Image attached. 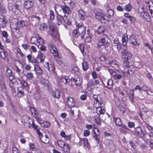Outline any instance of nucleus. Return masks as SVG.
Masks as SVG:
<instances>
[{
    "label": "nucleus",
    "mask_w": 153,
    "mask_h": 153,
    "mask_svg": "<svg viewBox=\"0 0 153 153\" xmlns=\"http://www.w3.org/2000/svg\"><path fill=\"white\" fill-rule=\"evenodd\" d=\"M94 106L96 109V113L98 115L104 114L105 112L103 104L100 96L96 95L93 96Z\"/></svg>",
    "instance_id": "obj_1"
},
{
    "label": "nucleus",
    "mask_w": 153,
    "mask_h": 153,
    "mask_svg": "<svg viewBox=\"0 0 153 153\" xmlns=\"http://www.w3.org/2000/svg\"><path fill=\"white\" fill-rule=\"evenodd\" d=\"M146 4L145 7L147 11H149L152 16L153 17V3L151 0H145ZM141 16L145 19L146 21L149 22L150 20V17L149 14L147 13L144 12V14H142Z\"/></svg>",
    "instance_id": "obj_2"
},
{
    "label": "nucleus",
    "mask_w": 153,
    "mask_h": 153,
    "mask_svg": "<svg viewBox=\"0 0 153 153\" xmlns=\"http://www.w3.org/2000/svg\"><path fill=\"white\" fill-rule=\"evenodd\" d=\"M122 58L124 62L123 65L128 66L131 61L132 54L131 52L127 50L126 47H123L121 52Z\"/></svg>",
    "instance_id": "obj_3"
},
{
    "label": "nucleus",
    "mask_w": 153,
    "mask_h": 153,
    "mask_svg": "<svg viewBox=\"0 0 153 153\" xmlns=\"http://www.w3.org/2000/svg\"><path fill=\"white\" fill-rule=\"evenodd\" d=\"M55 9L56 12H57V10H59L60 11L61 9H62L63 13H64L70 14L71 13V11L69 7L66 6H56L55 7Z\"/></svg>",
    "instance_id": "obj_4"
},
{
    "label": "nucleus",
    "mask_w": 153,
    "mask_h": 153,
    "mask_svg": "<svg viewBox=\"0 0 153 153\" xmlns=\"http://www.w3.org/2000/svg\"><path fill=\"white\" fill-rule=\"evenodd\" d=\"M48 50L52 53L54 57L55 58L58 56V53L56 48L53 45L49 44L48 45Z\"/></svg>",
    "instance_id": "obj_5"
},
{
    "label": "nucleus",
    "mask_w": 153,
    "mask_h": 153,
    "mask_svg": "<svg viewBox=\"0 0 153 153\" xmlns=\"http://www.w3.org/2000/svg\"><path fill=\"white\" fill-rule=\"evenodd\" d=\"M66 100V105L69 108H71L75 106V103L73 98L68 97Z\"/></svg>",
    "instance_id": "obj_6"
},
{
    "label": "nucleus",
    "mask_w": 153,
    "mask_h": 153,
    "mask_svg": "<svg viewBox=\"0 0 153 153\" xmlns=\"http://www.w3.org/2000/svg\"><path fill=\"white\" fill-rule=\"evenodd\" d=\"M134 133L135 134L141 137H143L144 136V133L141 128L140 126H138L134 128Z\"/></svg>",
    "instance_id": "obj_7"
},
{
    "label": "nucleus",
    "mask_w": 153,
    "mask_h": 153,
    "mask_svg": "<svg viewBox=\"0 0 153 153\" xmlns=\"http://www.w3.org/2000/svg\"><path fill=\"white\" fill-rule=\"evenodd\" d=\"M130 62L128 66L123 65L124 67L125 68V70H126L127 73L129 74H133L135 71V68L134 66L132 65H130Z\"/></svg>",
    "instance_id": "obj_8"
},
{
    "label": "nucleus",
    "mask_w": 153,
    "mask_h": 153,
    "mask_svg": "<svg viewBox=\"0 0 153 153\" xmlns=\"http://www.w3.org/2000/svg\"><path fill=\"white\" fill-rule=\"evenodd\" d=\"M33 6V3L32 0H25L24 1V7L26 10L31 8Z\"/></svg>",
    "instance_id": "obj_9"
},
{
    "label": "nucleus",
    "mask_w": 153,
    "mask_h": 153,
    "mask_svg": "<svg viewBox=\"0 0 153 153\" xmlns=\"http://www.w3.org/2000/svg\"><path fill=\"white\" fill-rule=\"evenodd\" d=\"M76 29L81 31L82 34H85L86 28L84 26L83 23L81 22L79 23L77 22L76 23Z\"/></svg>",
    "instance_id": "obj_10"
},
{
    "label": "nucleus",
    "mask_w": 153,
    "mask_h": 153,
    "mask_svg": "<svg viewBox=\"0 0 153 153\" xmlns=\"http://www.w3.org/2000/svg\"><path fill=\"white\" fill-rule=\"evenodd\" d=\"M103 84L108 89H111L113 86V81L112 79L105 80L103 82Z\"/></svg>",
    "instance_id": "obj_11"
},
{
    "label": "nucleus",
    "mask_w": 153,
    "mask_h": 153,
    "mask_svg": "<svg viewBox=\"0 0 153 153\" xmlns=\"http://www.w3.org/2000/svg\"><path fill=\"white\" fill-rule=\"evenodd\" d=\"M19 5L17 3H15L12 6L11 10L16 15H19L21 12L19 9Z\"/></svg>",
    "instance_id": "obj_12"
},
{
    "label": "nucleus",
    "mask_w": 153,
    "mask_h": 153,
    "mask_svg": "<svg viewBox=\"0 0 153 153\" xmlns=\"http://www.w3.org/2000/svg\"><path fill=\"white\" fill-rule=\"evenodd\" d=\"M36 132L39 135L42 142L45 144H47L49 142L48 139V137H47L45 135V136H43L42 134L39 131V130Z\"/></svg>",
    "instance_id": "obj_13"
},
{
    "label": "nucleus",
    "mask_w": 153,
    "mask_h": 153,
    "mask_svg": "<svg viewBox=\"0 0 153 153\" xmlns=\"http://www.w3.org/2000/svg\"><path fill=\"white\" fill-rule=\"evenodd\" d=\"M6 74L10 82L12 83V81L14 77L13 74V73L11 70L8 67H6Z\"/></svg>",
    "instance_id": "obj_14"
},
{
    "label": "nucleus",
    "mask_w": 153,
    "mask_h": 153,
    "mask_svg": "<svg viewBox=\"0 0 153 153\" xmlns=\"http://www.w3.org/2000/svg\"><path fill=\"white\" fill-rule=\"evenodd\" d=\"M40 82L45 87H47L48 89L51 88V83L47 79L44 78H42L40 79Z\"/></svg>",
    "instance_id": "obj_15"
},
{
    "label": "nucleus",
    "mask_w": 153,
    "mask_h": 153,
    "mask_svg": "<svg viewBox=\"0 0 153 153\" xmlns=\"http://www.w3.org/2000/svg\"><path fill=\"white\" fill-rule=\"evenodd\" d=\"M31 18L33 20L32 23L34 26L38 25L40 22V18L39 17L36 15H33Z\"/></svg>",
    "instance_id": "obj_16"
},
{
    "label": "nucleus",
    "mask_w": 153,
    "mask_h": 153,
    "mask_svg": "<svg viewBox=\"0 0 153 153\" xmlns=\"http://www.w3.org/2000/svg\"><path fill=\"white\" fill-rule=\"evenodd\" d=\"M45 56L44 54L42 53L40 51L38 52V55L36 57L37 60L39 62H44Z\"/></svg>",
    "instance_id": "obj_17"
},
{
    "label": "nucleus",
    "mask_w": 153,
    "mask_h": 153,
    "mask_svg": "<svg viewBox=\"0 0 153 153\" xmlns=\"http://www.w3.org/2000/svg\"><path fill=\"white\" fill-rule=\"evenodd\" d=\"M130 41L131 43L133 45L138 46L139 45V43L137 42L136 37L134 34H132L130 38Z\"/></svg>",
    "instance_id": "obj_18"
},
{
    "label": "nucleus",
    "mask_w": 153,
    "mask_h": 153,
    "mask_svg": "<svg viewBox=\"0 0 153 153\" xmlns=\"http://www.w3.org/2000/svg\"><path fill=\"white\" fill-rule=\"evenodd\" d=\"M7 21V19L4 16L1 15L0 16V25H1L2 27L4 28L5 27Z\"/></svg>",
    "instance_id": "obj_19"
},
{
    "label": "nucleus",
    "mask_w": 153,
    "mask_h": 153,
    "mask_svg": "<svg viewBox=\"0 0 153 153\" xmlns=\"http://www.w3.org/2000/svg\"><path fill=\"white\" fill-rule=\"evenodd\" d=\"M117 71L119 72L120 74H117V73H116V75L113 77L114 79L116 80L121 79L123 77V76L124 74V72L121 70H118Z\"/></svg>",
    "instance_id": "obj_20"
},
{
    "label": "nucleus",
    "mask_w": 153,
    "mask_h": 153,
    "mask_svg": "<svg viewBox=\"0 0 153 153\" xmlns=\"http://www.w3.org/2000/svg\"><path fill=\"white\" fill-rule=\"evenodd\" d=\"M105 14L101 12H98L96 13L95 17L97 19L100 21L102 19L105 20Z\"/></svg>",
    "instance_id": "obj_21"
},
{
    "label": "nucleus",
    "mask_w": 153,
    "mask_h": 153,
    "mask_svg": "<svg viewBox=\"0 0 153 153\" xmlns=\"http://www.w3.org/2000/svg\"><path fill=\"white\" fill-rule=\"evenodd\" d=\"M71 81L75 82L76 85L78 86L82 84V79L80 77H77L76 79L72 77L71 79Z\"/></svg>",
    "instance_id": "obj_22"
},
{
    "label": "nucleus",
    "mask_w": 153,
    "mask_h": 153,
    "mask_svg": "<svg viewBox=\"0 0 153 153\" xmlns=\"http://www.w3.org/2000/svg\"><path fill=\"white\" fill-rule=\"evenodd\" d=\"M106 39L105 38L102 37L100 40H99L98 43L96 47L98 48H100L101 46H103L105 45V42Z\"/></svg>",
    "instance_id": "obj_23"
},
{
    "label": "nucleus",
    "mask_w": 153,
    "mask_h": 153,
    "mask_svg": "<svg viewBox=\"0 0 153 153\" xmlns=\"http://www.w3.org/2000/svg\"><path fill=\"white\" fill-rule=\"evenodd\" d=\"M34 70L37 75H40L42 74V69L38 65L35 66Z\"/></svg>",
    "instance_id": "obj_24"
},
{
    "label": "nucleus",
    "mask_w": 153,
    "mask_h": 153,
    "mask_svg": "<svg viewBox=\"0 0 153 153\" xmlns=\"http://www.w3.org/2000/svg\"><path fill=\"white\" fill-rule=\"evenodd\" d=\"M128 41V36L126 34H124L122 36V42L124 47H126Z\"/></svg>",
    "instance_id": "obj_25"
},
{
    "label": "nucleus",
    "mask_w": 153,
    "mask_h": 153,
    "mask_svg": "<svg viewBox=\"0 0 153 153\" xmlns=\"http://www.w3.org/2000/svg\"><path fill=\"white\" fill-rule=\"evenodd\" d=\"M61 16L63 19L64 22L66 24L69 25H70L71 24V20L68 18V17L66 16L65 15H64V17L61 15H59Z\"/></svg>",
    "instance_id": "obj_26"
},
{
    "label": "nucleus",
    "mask_w": 153,
    "mask_h": 153,
    "mask_svg": "<svg viewBox=\"0 0 153 153\" xmlns=\"http://www.w3.org/2000/svg\"><path fill=\"white\" fill-rule=\"evenodd\" d=\"M78 14L79 18L82 20L85 19V13L82 10H79Z\"/></svg>",
    "instance_id": "obj_27"
},
{
    "label": "nucleus",
    "mask_w": 153,
    "mask_h": 153,
    "mask_svg": "<svg viewBox=\"0 0 153 153\" xmlns=\"http://www.w3.org/2000/svg\"><path fill=\"white\" fill-rule=\"evenodd\" d=\"M106 29V27L104 26H100L98 27L97 32L98 34H101L103 33Z\"/></svg>",
    "instance_id": "obj_28"
},
{
    "label": "nucleus",
    "mask_w": 153,
    "mask_h": 153,
    "mask_svg": "<svg viewBox=\"0 0 153 153\" xmlns=\"http://www.w3.org/2000/svg\"><path fill=\"white\" fill-rule=\"evenodd\" d=\"M18 24H19L20 27H26L29 25V23L28 22L24 20H22L20 21L19 22H18Z\"/></svg>",
    "instance_id": "obj_29"
},
{
    "label": "nucleus",
    "mask_w": 153,
    "mask_h": 153,
    "mask_svg": "<svg viewBox=\"0 0 153 153\" xmlns=\"http://www.w3.org/2000/svg\"><path fill=\"white\" fill-rule=\"evenodd\" d=\"M68 77L61 76L60 77V82L62 84H65L68 82Z\"/></svg>",
    "instance_id": "obj_30"
},
{
    "label": "nucleus",
    "mask_w": 153,
    "mask_h": 153,
    "mask_svg": "<svg viewBox=\"0 0 153 153\" xmlns=\"http://www.w3.org/2000/svg\"><path fill=\"white\" fill-rule=\"evenodd\" d=\"M109 64L111 65L113 67L116 68L118 67V65L116 60L114 59L109 61Z\"/></svg>",
    "instance_id": "obj_31"
},
{
    "label": "nucleus",
    "mask_w": 153,
    "mask_h": 153,
    "mask_svg": "<svg viewBox=\"0 0 153 153\" xmlns=\"http://www.w3.org/2000/svg\"><path fill=\"white\" fill-rule=\"evenodd\" d=\"M24 89L22 88H19L17 90V95L19 97H21L24 95Z\"/></svg>",
    "instance_id": "obj_32"
},
{
    "label": "nucleus",
    "mask_w": 153,
    "mask_h": 153,
    "mask_svg": "<svg viewBox=\"0 0 153 153\" xmlns=\"http://www.w3.org/2000/svg\"><path fill=\"white\" fill-rule=\"evenodd\" d=\"M52 95L56 98H58L60 96V92L58 90H56L55 91L53 92Z\"/></svg>",
    "instance_id": "obj_33"
},
{
    "label": "nucleus",
    "mask_w": 153,
    "mask_h": 153,
    "mask_svg": "<svg viewBox=\"0 0 153 153\" xmlns=\"http://www.w3.org/2000/svg\"><path fill=\"white\" fill-rule=\"evenodd\" d=\"M80 32H81V31L76 29L74 30L73 31V36L75 38H77L80 35Z\"/></svg>",
    "instance_id": "obj_34"
},
{
    "label": "nucleus",
    "mask_w": 153,
    "mask_h": 153,
    "mask_svg": "<svg viewBox=\"0 0 153 153\" xmlns=\"http://www.w3.org/2000/svg\"><path fill=\"white\" fill-rule=\"evenodd\" d=\"M62 150L65 152L68 153L70 152L69 145L65 144L63 147L62 148Z\"/></svg>",
    "instance_id": "obj_35"
},
{
    "label": "nucleus",
    "mask_w": 153,
    "mask_h": 153,
    "mask_svg": "<svg viewBox=\"0 0 153 153\" xmlns=\"http://www.w3.org/2000/svg\"><path fill=\"white\" fill-rule=\"evenodd\" d=\"M104 143L106 145L110 146L114 145V141L111 140H106Z\"/></svg>",
    "instance_id": "obj_36"
},
{
    "label": "nucleus",
    "mask_w": 153,
    "mask_h": 153,
    "mask_svg": "<svg viewBox=\"0 0 153 153\" xmlns=\"http://www.w3.org/2000/svg\"><path fill=\"white\" fill-rule=\"evenodd\" d=\"M124 9L126 11L130 12L132 10V7L131 4L128 3L125 6Z\"/></svg>",
    "instance_id": "obj_37"
},
{
    "label": "nucleus",
    "mask_w": 153,
    "mask_h": 153,
    "mask_svg": "<svg viewBox=\"0 0 153 153\" xmlns=\"http://www.w3.org/2000/svg\"><path fill=\"white\" fill-rule=\"evenodd\" d=\"M44 40L39 35H37V42L39 44L42 45L44 44Z\"/></svg>",
    "instance_id": "obj_38"
},
{
    "label": "nucleus",
    "mask_w": 153,
    "mask_h": 153,
    "mask_svg": "<svg viewBox=\"0 0 153 153\" xmlns=\"http://www.w3.org/2000/svg\"><path fill=\"white\" fill-rule=\"evenodd\" d=\"M26 77L28 80H32L33 78V74L31 72L27 73L26 75Z\"/></svg>",
    "instance_id": "obj_39"
},
{
    "label": "nucleus",
    "mask_w": 153,
    "mask_h": 153,
    "mask_svg": "<svg viewBox=\"0 0 153 153\" xmlns=\"http://www.w3.org/2000/svg\"><path fill=\"white\" fill-rule=\"evenodd\" d=\"M47 28V25L46 23L42 24L39 26V30L41 31H44Z\"/></svg>",
    "instance_id": "obj_40"
},
{
    "label": "nucleus",
    "mask_w": 153,
    "mask_h": 153,
    "mask_svg": "<svg viewBox=\"0 0 153 153\" xmlns=\"http://www.w3.org/2000/svg\"><path fill=\"white\" fill-rule=\"evenodd\" d=\"M57 143L58 146L61 148H62V147H63L64 146L65 144L63 141L61 140H57Z\"/></svg>",
    "instance_id": "obj_41"
},
{
    "label": "nucleus",
    "mask_w": 153,
    "mask_h": 153,
    "mask_svg": "<svg viewBox=\"0 0 153 153\" xmlns=\"http://www.w3.org/2000/svg\"><path fill=\"white\" fill-rule=\"evenodd\" d=\"M83 69L85 71H86L88 68L89 65L87 62H84L82 63Z\"/></svg>",
    "instance_id": "obj_42"
},
{
    "label": "nucleus",
    "mask_w": 153,
    "mask_h": 153,
    "mask_svg": "<svg viewBox=\"0 0 153 153\" xmlns=\"http://www.w3.org/2000/svg\"><path fill=\"white\" fill-rule=\"evenodd\" d=\"M107 16L108 18L112 17L114 15V11L112 9H109L108 10L107 12Z\"/></svg>",
    "instance_id": "obj_43"
},
{
    "label": "nucleus",
    "mask_w": 153,
    "mask_h": 153,
    "mask_svg": "<svg viewBox=\"0 0 153 153\" xmlns=\"http://www.w3.org/2000/svg\"><path fill=\"white\" fill-rule=\"evenodd\" d=\"M6 85L4 82L3 81H0V91L5 90L6 89Z\"/></svg>",
    "instance_id": "obj_44"
},
{
    "label": "nucleus",
    "mask_w": 153,
    "mask_h": 153,
    "mask_svg": "<svg viewBox=\"0 0 153 153\" xmlns=\"http://www.w3.org/2000/svg\"><path fill=\"white\" fill-rule=\"evenodd\" d=\"M146 143L148 145H150L151 148L153 149V140L147 139L146 141Z\"/></svg>",
    "instance_id": "obj_45"
},
{
    "label": "nucleus",
    "mask_w": 153,
    "mask_h": 153,
    "mask_svg": "<svg viewBox=\"0 0 153 153\" xmlns=\"http://www.w3.org/2000/svg\"><path fill=\"white\" fill-rule=\"evenodd\" d=\"M108 72L110 73L111 76L113 78L114 76L116 75V72L115 71L111 69H108Z\"/></svg>",
    "instance_id": "obj_46"
},
{
    "label": "nucleus",
    "mask_w": 153,
    "mask_h": 153,
    "mask_svg": "<svg viewBox=\"0 0 153 153\" xmlns=\"http://www.w3.org/2000/svg\"><path fill=\"white\" fill-rule=\"evenodd\" d=\"M83 145L86 147H88L89 146V144L88 143V140L87 138H84L83 139Z\"/></svg>",
    "instance_id": "obj_47"
},
{
    "label": "nucleus",
    "mask_w": 153,
    "mask_h": 153,
    "mask_svg": "<svg viewBox=\"0 0 153 153\" xmlns=\"http://www.w3.org/2000/svg\"><path fill=\"white\" fill-rule=\"evenodd\" d=\"M49 19L51 20H53L55 18V15L52 10H50L49 15Z\"/></svg>",
    "instance_id": "obj_48"
},
{
    "label": "nucleus",
    "mask_w": 153,
    "mask_h": 153,
    "mask_svg": "<svg viewBox=\"0 0 153 153\" xmlns=\"http://www.w3.org/2000/svg\"><path fill=\"white\" fill-rule=\"evenodd\" d=\"M29 147L30 149L31 150L34 151L37 150L36 148L35 145L32 143H30L29 144Z\"/></svg>",
    "instance_id": "obj_49"
},
{
    "label": "nucleus",
    "mask_w": 153,
    "mask_h": 153,
    "mask_svg": "<svg viewBox=\"0 0 153 153\" xmlns=\"http://www.w3.org/2000/svg\"><path fill=\"white\" fill-rule=\"evenodd\" d=\"M37 40V35L36 37H33L30 39V42L32 44H34L35 43Z\"/></svg>",
    "instance_id": "obj_50"
},
{
    "label": "nucleus",
    "mask_w": 153,
    "mask_h": 153,
    "mask_svg": "<svg viewBox=\"0 0 153 153\" xmlns=\"http://www.w3.org/2000/svg\"><path fill=\"white\" fill-rule=\"evenodd\" d=\"M50 125V123L48 121L43 122L42 124L41 125L42 126L45 127H48Z\"/></svg>",
    "instance_id": "obj_51"
},
{
    "label": "nucleus",
    "mask_w": 153,
    "mask_h": 153,
    "mask_svg": "<svg viewBox=\"0 0 153 153\" xmlns=\"http://www.w3.org/2000/svg\"><path fill=\"white\" fill-rule=\"evenodd\" d=\"M143 7L140 6H139L138 8V12L140 14L141 16L142 14H143L144 12H145L144 10L143 9Z\"/></svg>",
    "instance_id": "obj_52"
},
{
    "label": "nucleus",
    "mask_w": 153,
    "mask_h": 153,
    "mask_svg": "<svg viewBox=\"0 0 153 153\" xmlns=\"http://www.w3.org/2000/svg\"><path fill=\"white\" fill-rule=\"evenodd\" d=\"M1 57L3 59H5L7 56V54L4 51H2L0 53Z\"/></svg>",
    "instance_id": "obj_53"
},
{
    "label": "nucleus",
    "mask_w": 153,
    "mask_h": 153,
    "mask_svg": "<svg viewBox=\"0 0 153 153\" xmlns=\"http://www.w3.org/2000/svg\"><path fill=\"white\" fill-rule=\"evenodd\" d=\"M115 121L116 124L118 126L120 125L122 123L121 119L119 118H116L115 120Z\"/></svg>",
    "instance_id": "obj_54"
},
{
    "label": "nucleus",
    "mask_w": 153,
    "mask_h": 153,
    "mask_svg": "<svg viewBox=\"0 0 153 153\" xmlns=\"http://www.w3.org/2000/svg\"><path fill=\"white\" fill-rule=\"evenodd\" d=\"M44 66L49 71H50L51 67V65H49L48 62H46L44 65Z\"/></svg>",
    "instance_id": "obj_55"
},
{
    "label": "nucleus",
    "mask_w": 153,
    "mask_h": 153,
    "mask_svg": "<svg viewBox=\"0 0 153 153\" xmlns=\"http://www.w3.org/2000/svg\"><path fill=\"white\" fill-rule=\"evenodd\" d=\"M79 48L81 51L83 53L84 50V47L83 44L82 43L80 44L79 45Z\"/></svg>",
    "instance_id": "obj_56"
},
{
    "label": "nucleus",
    "mask_w": 153,
    "mask_h": 153,
    "mask_svg": "<svg viewBox=\"0 0 153 153\" xmlns=\"http://www.w3.org/2000/svg\"><path fill=\"white\" fill-rule=\"evenodd\" d=\"M56 22L58 25H60L62 24V20L58 16L56 17Z\"/></svg>",
    "instance_id": "obj_57"
},
{
    "label": "nucleus",
    "mask_w": 153,
    "mask_h": 153,
    "mask_svg": "<svg viewBox=\"0 0 153 153\" xmlns=\"http://www.w3.org/2000/svg\"><path fill=\"white\" fill-rule=\"evenodd\" d=\"M100 61L105 62L107 60V59L105 56L102 55L100 57Z\"/></svg>",
    "instance_id": "obj_58"
},
{
    "label": "nucleus",
    "mask_w": 153,
    "mask_h": 153,
    "mask_svg": "<svg viewBox=\"0 0 153 153\" xmlns=\"http://www.w3.org/2000/svg\"><path fill=\"white\" fill-rule=\"evenodd\" d=\"M146 76L150 80V82H153V78H152L151 75L149 73H147L146 74Z\"/></svg>",
    "instance_id": "obj_59"
},
{
    "label": "nucleus",
    "mask_w": 153,
    "mask_h": 153,
    "mask_svg": "<svg viewBox=\"0 0 153 153\" xmlns=\"http://www.w3.org/2000/svg\"><path fill=\"white\" fill-rule=\"evenodd\" d=\"M72 138V135L71 134L68 135H66L65 137L64 138V140H69Z\"/></svg>",
    "instance_id": "obj_60"
},
{
    "label": "nucleus",
    "mask_w": 153,
    "mask_h": 153,
    "mask_svg": "<svg viewBox=\"0 0 153 153\" xmlns=\"http://www.w3.org/2000/svg\"><path fill=\"white\" fill-rule=\"evenodd\" d=\"M91 35L90 34L89 36H87L86 37L85 39V41L86 42L89 43L91 42Z\"/></svg>",
    "instance_id": "obj_61"
},
{
    "label": "nucleus",
    "mask_w": 153,
    "mask_h": 153,
    "mask_svg": "<svg viewBox=\"0 0 153 153\" xmlns=\"http://www.w3.org/2000/svg\"><path fill=\"white\" fill-rule=\"evenodd\" d=\"M21 84L25 87H27L28 85L27 82L24 80H22L21 81Z\"/></svg>",
    "instance_id": "obj_62"
},
{
    "label": "nucleus",
    "mask_w": 153,
    "mask_h": 153,
    "mask_svg": "<svg viewBox=\"0 0 153 153\" xmlns=\"http://www.w3.org/2000/svg\"><path fill=\"white\" fill-rule=\"evenodd\" d=\"M135 124L134 123L129 122L128 123V126L130 128H132L134 127Z\"/></svg>",
    "instance_id": "obj_63"
},
{
    "label": "nucleus",
    "mask_w": 153,
    "mask_h": 153,
    "mask_svg": "<svg viewBox=\"0 0 153 153\" xmlns=\"http://www.w3.org/2000/svg\"><path fill=\"white\" fill-rule=\"evenodd\" d=\"M90 131L87 130H85L84 131V136L85 137H87L90 134Z\"/></svg>",
    "instance_id": "obj_64"
}]
</instances>
